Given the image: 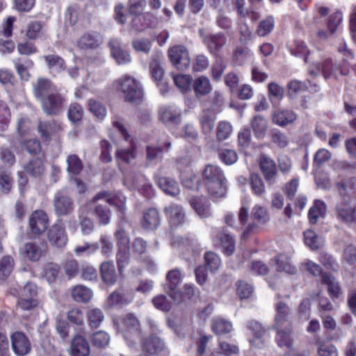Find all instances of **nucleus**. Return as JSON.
<instances>
[{
  "label": "nucleus",
  "mask_w": 356,
  "mask_h": 356,
  "mask_svg": "<svg viewBox=\"0 0 356 356\" xmlns=\"http://www.w3.org/2000/svg\"><path fill=\"white\" fill-rule=\"evenodd\" d=\"M158 24V19L154 14L147 12L141 15L135 16L130 23L131 29L141 32L147 29L155 28Z\"/></svg>",
  "instance_id": "2eb2a0df"
},
{
  "label": "nucleus",
  "mask_w": 356,
  "mask_h": 356,
  "mask_svg": "<svg viewBox=\"0 0 356 356\" xmlns=\"http://www.w3.org/2000/svg\"><path fill=\"white\" fill-rule=\"evenodd\" d=\"M134 300V296L124 293L122 289H118L113 291L107 298V302L110 307L115 306H124L131 303Z\"/></svg>",
  "instance_id": "c756f323"
},
{
  "label": "nucleus",
  "mask_w": 356,
  "mask_h": 356,
  "mask_svg": "<svg viewBox=\"0 0 356 356\" xmlns=\"http://www.w3.org/2000/svg\"><path fill=\"white\" fill-rule=\"evenodd\" d=\"M72 297L77 302H88L92 296V291L83 285H76L72 290Z\"/></svg>",
  "instance_id": "09e8293b"
},
{
  "label": "nucleus",
  "mask_w": 356,
  "mask_h": 356,
  "mask_svg": "<svg viewBox=\"0 0 356 356\" xmlns=\"http://www.w3.org/2000/svg\"><path fill=\"white\" fill-rule=\"evenodd\" d=\"M160 224L161 217L156 209L148 208L144 211L141 225L145 229L154 230Z\"/></svg>",
  "instance_id": "cd10ccee"
},
{
  "label": "nucleus",
  "mask_w": 356,
  "mask_h": 356,
  "mask_svg": "<svg viewBox=\"0 0 356 356\" xmlns=\"http://www.w3.org/2000/svg\"><path fill=\"white\" fill-rule=\"evenodd\" d=\"M189 204L200 218H206L211 216V204L207 197L193 196L189 200Z\"/></svg>",
  "instance_id": "393cba45"
},
{
  "label": "nucleus",
  "mask_w": 356,
  "mask_h": 356,
  "mask_svg": "<svg viewBox=\"0 0 356 356\" xmlns=\"http://www.w3.org/2000/svg\"><path fill=\"white\" fill-rule=\"evenodd\" d=\"M113 324L117 332L130 344L140 337V323L134 313H127L114 318Z\"/></svg>",
  "instance_id": "20e7f679"
},
{
  "label": "nucleus",
  "mask_w": 356,
  "mask_h": 356,
  "mask_svg": "<svg viewBox=\"0 0 356 356\" xmlns=\"http://www.w3.org/2000/svg\"><path fill=\"white\" fill-rule=\"evenodd\" d=\"M269 136L273 143L279 148H285L289 144L287 136L278 129H272Z\"/></svg>",
  "instance_id": "69168bd1"
},
{
  "label": "nucleus",
  "mask_w": 356,
  "mask_h": 356,
  "mask_svg": "<svg viewBox=\"0 0 356 356\" xmlns=\"http://www.w3.org/2000/svg\"><path fill=\"white\" fill-rule=\"evenodd\" d=\"M154 179L156 185L167 195L175 197L179 194L178 183L170 177L155 175Z\"/></svg>",
  "instance_id": "a878e982"
},
{
  "label": "nucleus",
  "mask_w": 356,
  "mask_h": 356,
  "mask_svg": "<svg viewBox=\"0 0 356 356\" xmlns=\"http://www.w3.org/2000/svg\"><path fill=\"white\" fill-rule=\"evenodd\" d=\"M116 89L123 95L125 102L140 104L144 98V89L141 83L129 74H123L114 81Z\"/></svg>",
  "instance_id": "f03ea898"
},
{
  "label": "nucleus",
  "mask_w": 356,
  "mask_h": 356,
  "mask_svg": "<svg viewBox=\"0 0 356 356\" xmlns=\"http://www.w3.org/2000/svg\"><path fill=\"white\" fill-rule=\"evenodd\" d=\"M110 335L102 330L94 332L90 337L92 346L99 349L106 348L110 343Z\"/></svg>",
  "instance_id": "bf43d9fd"
},
{
  "label": "nucleus",
  "mask_w": 356,
  "mask_h": 356,
  "mask_svg": "<svg viewBox=\"0 0 356 356\" xmlns=\"http://www.w3.org/2000/svg\"><path fill=\"white\" fill-rule=\"evenodd\" d=\"M195 96L199 98L209 94L212 86L209 79L205 76H200L196 78L192 84Z\"/></svg>",
  "instance_id": "e433bc0d"
},
{
  "label": "nucleus",
  "mask_w": 356,
  "mask_h": 356,
  "mask_svg": "<svg viewBox=\"0 0 356 356\" xmlns=\"http://www.w3.org/2000/svg\"><path fill=\"white\" fill-rule=\"evenodd\" d=\"M103 43L102 34L95 31L84 33L77 40V47L80 49H96Z\"/></svg>",
  "instance_id": "f3484780"
},
{
  "label": "nucleus",
  "mask_w": 356,
  "mask_h": 356,
  "mask_svg": "<svg viewBox=\"0 0 356 356\" xmlns=\"http://www.w3.org/2000/svg\"><path fill=\"white\" fill-rule=\"evenodd\" d=\"M171 142L168 139L165 140L161 146L154 144L147 145L145 147L146 161L154 164L161 162L163 153L168 152L171 149Z\"/></svg>",
  "instance_id": "dca6fc26"
},
{
  "label": "nucleus",
  "mask_w": 356,
  "mask_h": 356,
  "mask_svg": "<svg viewBox=\"0 0 356 356\" xmlns=\"http://www.w3.org/2000/svg\"><path fill=\"white\" fill-rule=\"evenodd\" d=\"M260 170L267 181H271L277 175V166L275 161L266 156L259 159Z\"/></svg>",
  "instance_id": "72a5a7b5"
},
{
  "label": "nucleus",
  "mask_w": 356,
  "mask_h": 356,
  "mask_svg": "<svg viewBox=\"0 0 356 356\" xmlns=\"http://www.w3.org/2000/svg\"><path fill=\"white\" fill-rule=\"evenodd\" d=\"M136 156L137 149L134 145L128 149H118L115 154V160L118 164H129L136 159Z\"/></svg>",
  "instance_id": "37998d69"
},
{
  "label": "nucleus",
  "mask_w": 356,
  "mask_h": 356,
  "mask_svg": "<svg viewBox=\"0 0 356 356\" xmlns=\"http://www.w3.org/2000/svg\"><path fill=\"white\" fill-rule=\"evenodd\" d=\"M54 207L57 216H65L74 211V202L65 191H57L54 197Z\"/></svg>",
  "instance_id": "f8f14e48"
},
{
  "label": "nucleus",
  "mask_w": 356,
  "mask_h": 356,
  "mask_svg": "<svg viewBox=\"0 0 356 356\" xmlns=\"http://www.w3.org/2000/svg\"><path fill=\"white\" fill-rule=\"evenodd\" d=\"M81 10L78 4H72L69 6L65 13V23L66 25L75 26L80 18Z\"/></svg>",
  "instance_id": "5fc2aeb1"
},
{
  "label": "nucleus",
  "mask_w": 356,
  "mask_h": 356,
  "mask_svg": "<svg viewBox=\"0 0 356 356\" xmlns=\"http://www.w3.org/2000/svg\"><path fill=\"white\" fill-rule=\"evenodd\" d=\"M212 331L217 335L229 333L232 330V324L222 318H216L212 321Z\"/></svg>",
  "instance_id": "338daca9"
},
{
  "label": "nucleus",
  "mask_w": 356,
  "mask_h": 356,
  "mask_svg": "<svg viewBox=\"0 0 356 356\" xmlns=\"http://www.w3.org/2000/svg\"><path fill=\"white\" fill-rule=\"evenodd\" d=\"M251 127L254 136L258 139L264 138L268 129V122L261 115H256L251 120Z\"/></svg>",
  "instance_id": "49530a36"
},
{
  "label": "nucleus",
  "mask_w": 356,
  "mask_h": 356,
  "mask_svg": "<svg viewBox=\"0 0 356 356\" xmlns=\"http://www.w3.org/2000/svg\"><path fill=\"white\" fill-rule=\"evenodd\" d=\"M308 84L306 82L298 81L296 79L291 80L287 84L288 94L291 97H293L298 93L305 92L309 89V87L316 92L319 90V86L316 83H312L311 81L307 80Z\"/></svg>",
  "instance_id": "2f4dec72"
},
{
  "label": "nucleus",
  "mask_w": 356,
  "mask_h": 356,
  "mask_svg": "<svg viewBox=\"0 0 356 356\" xmlns=\"http://www.w3.org/2000/svg\"><path fill=\"white\" fill-rule=\"evenodd\" d=\"M252 193L259 197H262L266 194L265 184L257 173H250L248 181Z\"/></svg>",
  "instance_id": "a19ab883"
},
{
  "label": "nucleus",
  "mask_w": 356,
  "mask_h": 356,
  "mask_svg": "<svg viewBox=\"0 0 356 356\" xmlns=\"http://www.w3.org/2000/svg\"><path fill=\"white\" fill-rule=\"evenodd\" d=\"M159 118L163 123L177 124L180 120V114L170 106H164L159 109Z\"/></svg>",
  "instance_id": "6e6d98bb"
},
{
  "label": "nucleus",
  "mask_w": 356,
  "mask_h": 356,
  "mask_svg": "<svg viewBox=\"0 0 356 356\" xmlns=\"http://www.w3.org/2000/svg\"><path fill=\"white\" fill-rule=\"evenodd\" d=\"M63 129V123L56 120L39 121L37 127L41 139L45 143L58 138Z\"/></svg>",
  "instance_id": "0eeeda50"
},
{
  "label": "nucleus",
  "mask_w": 356,
  "mask_h": 356,
  "mask_svg": "<svg viewBox=\"0 0 356 356\" xmlns=\"http://www.w3.org/2000/svg\"><path fill=\"white\" fill-rule=\"evenodd\" d=\"M11 343L14 353L24 356L31 350V344L27 336L22 332H15L11 335Z\"/></svg>",
  "instance_id": "6ab92c4d"
},
{
  "label": "nucleus",
  "mask_w": 356,
  "mask_h": 356,
  "mask_svg": "<svg viewBox=\"0 0 356 356\" xmlns=\"http://www.w3.org/2000/svg\"><path fill=\"white\" fill-rule=\"evenodd\" d=\"M134 256L140 259L143 262L152 264V261L149 257H143L147 252L148 245L147 241L141 237L135 238L131 245Z\"/></svg>",
  "instance_id": "473e14b6"
},
{
  "label": "nucleus",
  "mask_w": 356,
  "mask_h": 356,
  "mask_svg": "<svg viewBox=\"0 0 356 356\" xmlns=\"http://www.w3.org/2000/svg\"><path fill=\"white\" fill-rule=\"evenodd\" d=\"M168 55L173 66L178 70L184 71L189 67L191 60L185 46L177 44L169 48Z\"/></svg>",
  "instance_id": "6e6552de"
},
{
  "label": "nucleus",
  "mask_w": 356,
  "mask_h": 356,
  "mask_svg": "<svg viewBox=\"0 0 356 356\" xmlns=\"http://www.w3.org/2000/svg\"><path fill=\"white\" fill-rule=\"evenodd\" d=\"M60 273V266L54 262L46 263L42 270V275L49 283L55 282Z\"/></svg>",
  "instance_id": "3c124183"
},
{
  "label": "nucleus",
  "mask_w": 356,
  "mask_h": 356,
  "mask_svg": "<svg viewBox=\"0 0 356 356\" xmlns=\"http://www.w3.org/2000/svg\"><path fill=\"white\" fill-rule=\"evenodd\" d=\"M247 327L252 336V339L250 340V343L258 348L264 347L266 331L263 325L256 321H250L248 322Z\"/></svg>",
  "instance_id": "aec40b11"
},
{
  "label": "nucleus",
  "mask_w": 356,
  "mask_h": 356,
  "mask_svg": "<svg viewBox=\"0 0 356 356\" xmlns=\"http://www.w3.org/2000/svg\"><path fill=\"white\" fill-rule=\"evenodd\" d=\"M47 68L52 72L60 73L65 70L66 63L65 60L58 54H49L43 56Z\"/></svg>",
  "instance_id": "4c0bfd02"
},
{
  "label": "nucleus",
  "mask_w": 356,
  "mask_h": 356,
  "mask_svg": "<svg viewBox=\"0 0 356 356\" xmlns=\"http://www.w3.org/2000/svg\"><path fill=\"white\" fill-rule=\"evenodd\" d=\"M90 346L86 338L81 334L73 336L70 348L71 356H90Z\"/></svg>",
  "instance_id": "412c9836"
},
{
  "label": "nucleus",
  "mask_w": 356,
  "mask_h": 356,
  "mask_svg": "<svg viewBox=\"0 0 356 356\" xmlns=\"http://www.w3.org/2000/svg\"><path fill=\"white\" fill-rule=\"evenodd\" d=\"M251 218L255 222L249 223L245 227L242 234L243 238L249 237L257 229V224L264 225L268 223L270 221V215L266 208L257 204L252 209Z\"/></svg>",
  "instance_id": "9d476101"
},
{
  "label": "nucleus",
  "mask_w": 356,
  "mask_h": 356,
  "mask_svg": "<svg viewBox=\"0 0 356 356\" xmlns=\"http://www.w3.org/2000/svg\"><path fill=\"white\" fill-rule=\"evenodd\" d=\"M163 212L172 229H176L183 225L186 222L184 209L179 204L172 202L165 207Z\"/></svg>",
  "instance_id": "ddd939ff"
},
{
  "label": "nucleus",
  "mask_w": 356,
  "mask_h": 356,
  "mask_svg": "<svg viewBox=\"0 0 356 356\" xmlns=\"http://www.w3.org/2000/svg\"><path fill=\"white\" fill-rule=\"evenodd\" d=\"M202 181L211 196L221 197L225 193L226 179L218 166L207 165L202 172Z\"/></svg>",
  "instance_id": "7ed1b4c3"
},
{
  "label": "nucleus",
  "mask_w": 356,
  "mask_h": 356,
  "mask_svg": "<svg viewBox=\"0 0 356 356\" xmlns=\"http://www.w3.org/2000/svg\"><path fill=\"white\" fill-rule=\"evenodd\" d=\"M93 214L101 225H106L111 221V211L106 205H96L93 210Z\"/></svg>",
  "instance_id": "864d4df0"
},
{
  "label": "nucleus",
  "mask_w": 356,
  "mask_h": 356,
  "mask_svg": "<svg viewBox=\"0 0 356 356\" xmlns=\"http://www.w3.org/2000/svg\"><path fill=\"white\" fill-rule=\"evenodd\" d=\"M346 60H343V65H337L334 63L332 58L324 60L320 65L321 72L325 79L332 76H337V73L346 76L349 72L348 65L345 64Z\"/></svg>",
  "instance_id": "4be33fe9"
},
{
  "label": "nucleus",
  "mask_w": 356,
  "mask_h": 356,
  "mask_svg": "<svg viewBox=\"0 0 356 356\" xmlns=\"http://www.w3.org/2000/svg\"><path fill=\"white\" fill-rule=\"evenodd\" d=\"M276 332L275 342L280 348H285L289 351L293 350V326L273 327Z\"/></svg>",
  "instance_id": "a211bd4d"
},
{
  "label": "nucleus",
  "mask_w": 356,
  "mask_h": 356,
  "mask_svg": "<svg viewBox=\"0 0 356 356\" xmlns=\"http://www.w3.org/2000/svg\"><path fill=\"white\" fill-rule=\"evenodd\" d=\"M47 237L50 245L57 248H63L67 245L68 237L62 220H58L49 227Z\"/></svg>",
  "instance_id": "9b49d317"
},
{
  "label": "nucleus",
  "mask_w": 356,
  "mask_h": 356,
  "mask_svg": "<svg viewBox=\"0 0 356 356\" xmlns=\"http://www.w3.org/2000/svg\"><path fill=\"white\" fill-rule=\"evenodd\" d=\"M216 116L211 111L207 109L202 111L200 116V123L204 134H209L213 131Z\"/></svg>",
  "instance_id": "de8ad7c7"
},
{
  "label": "nucleus",
  "mask_w": 356,
  "mask_h": 356,
  "mask_svg": "<svg viewBox=\"0 0 356 356\" xmlns=\"http://www.w3.org/2000/svg\"><path fill=\"white\" fill-rule=\"evenodd\" d=\"M100 275L102 281L107 285H113L118 278L115 268L113 262L104 261L100 266Z\"/></svg>",
  "instance_id": "f704fd0d"
},
{
  "label": "nucleus",
  "mask_w": 356,
  "mask_h": 356,
  "mask_svg": "<svg viewBox=\"0 0 356 356\" xmlns=\"http://www.w3.org/2000/svg\"><path fill=\"white\" fill-rule=\"evenodd\" d=\"M13 182L11 171L0 166V191L4 194H8L12 190Z\"/></svg>",
  "instance_id": "8fccbe9b"
},
{
  "label": "nucleus",
  "mask_w": 356,
  "mask_h": 356,
  "mask_svg": "<svg viewBox=\"0 0 356 356\" xmlns=\"http://www.w3.org/2000/svg\"><path fill=\"white\" fill-rule=\"evenodd\" d=\"M204 42L209 52L216 54L226 44L227 38L224 33H217L206 36Z\"/></svg>",
  "instance_id": "c85d7f7f"
},
{
  "label": "nucleus",
  "mask_w": 356,
  "mask_h": 356,
  "mask_svg": "<svg viewBox=\"0 0 356 356\" xmlns=\"http://www.w3.org/2000/svg\"><path fill=\"white\" fill-rule=\"evenodd\" d=\"M108 46L112 57L118 65H126L131 62V57L130 54L122 47L120 40L111 38L108 43Z\"/></svg>",
  "instance_id": "5701e85b"
},
{
  "label": "nucleus",
  "mask_w": 356,
  "mask_h": 356,
  "mask_svg": "<svg viewBox=\"0 0 356 356\" xmlns=\"http://www.w3.org/2000/svg\"><path fill=\"white\" fill-rule=\"evenodd\" d=\"M296 119V114L290 110L276 111L272 116L273 122L280 127H284L293 123Z\"/></svg>",
  "instance_id": "ea45409f"
},
{
  "label": "nucleus",
  "mask_w": 356,
  "mask_h": 356,
  "mask_svg": "<svg viewBox=\"0 0 356 356\" xmlns=\"http://www.w3.org/2000/svg\"><path fill=\"white\" fill-rule=\"evenodd\" d=\"M16 72L20 79L23 81H28L31 77L29 70L33 68L34 62L29 56H22L13 60Z\"/></svg>",
  "instance_id": "bb28decb"
},
{
  "label": "nucleus",
  "mask_w": 356,
  "mask_h": 356,
  "mask_svg": "<svg viewBox=\"0 0 356 356\" xmlns=\"http://www.w3.org/2000/svg\"><path fill=\"white\" fill-rule=\"evenodd\" d=\"M252 56V52L246 46L236 47L232 56V62L235 66H243Z\"/></svg>",
  "instance_id": "58836bf2"
},
{
  "label": "nucleus",
  "mask_w": 356,
  "mask_h": 356,
  "mask_svg": "<svg viewBox=\"0 0 356 356\" xmlns=\"http://www.w3.org/2000/svg\"><path fill=\"white\" fill-rule=\"evenodd\" d=\"M325 203L320 200H316L308 211V220L312 225L316 224L318 218L323 216Z\"/></svg>",
  "instance_id": "13d9d810"
},
{
  "label": "nucleus",
  "mask_w": 356,
  "mask_h": 356,
  "mask_svg": "<svg viewBox=\"0 0 356 356\" xmlns=\"http://www.w3.org/2000/svg\"><path fill=\"white\" fill-rule=\"evenodd\" d=\"M287 48L291 54L302 58L305 63L308 62L310 51L304 41L296 39L288 44Z\"/></svg>",
  "instance_id": "7c9ffc66"
},
{
  "label": "nucleus",
  "mask_w": 356,
  "mask_h": 356,
  "mask_svg": "<svg viewBox=\"0 0 356 356\" xmlns=\"http://www.w3.org/2000/svg\"><path fill=\"white\" fill-rule=\"evenodd\" d=\"M182 279L181 271L178 268L169 270L166 275L168 283L165 287V291L177 304H180L184 301V293L178 288Z\"/></svg>",
  "instance_id": "423d86ee"
},
{
  "label": "nucleus",
  "mask_w": 356,
  "mask_h": 356,
  "mask_svg": "<svg viewBox=\"0 0 356 356\" xmlns=\"http://www.w3.org/2000/svg\"><path fill=\"white\" fill-rule=\"evenodd\" d=\"M41 248L35 243L29 242L24 246V254L30 261H38L42 256Z\"/></svg>",
  "instance_id": "774afa93"
},
{
  "label": "nucleus",
  "mask_w": 356,
  "mask_h": 356,
  "mask_svg": "<svg viewBox=\"0 0 356 356\" xmlns=\"http://www.w3.org/2000/svg\"><path fill=\"white\" fill-rule=\"evenodd\" d=\"M321 284L327 286L328 295L332 300L338 299L340 297L342 293L341 287L333 275L325 273L321 280Z\"/></svg>",
  "instance_id": "c9c22d12"
},
{
  "label": "nucleus",
  "mask_w": 356,
  "mask_h": 356,
  "mask_svg": "<svg viewBox=\"0 0 356 356\" xmlns=\"http://www.w3.org/2000/svg\"><path fill=\"white\" fill-rule=\"evenodd\" d=\"M275 317L273 327L293 326L291 320L292 310L283 301H279L275 305Z\"/></svg>",
  "instance_id": "4468645a"
},
{
  "label": "nucleus",
  "mask_w": 356,
  "mask_h": 356,
  "mask_svg": "<svg viewBox=\"0 0 356 356\" xmlns=\"http://www.w3.org/2000/svg\"><path fill=\"white\" fill-rule=\"evenodd\" d=\"M66 161L67 163V170L70 174L74 176L81 174L83 169V163L78 155H69Z\"/></svg>",
  "instance_id": "4d7b16f0"
},
{
  "label": "nucleus",
  "mask_w": 356,
  "mask_h": 356,
  "mask_svg": "<svg viewBox=\"0 0 356 356\" xmlns=\"http://www.w3.org/2000/svg\"><path fill=\"white\" fill-rule=\"evenodd\" d=\"M88 325L92 329H97L99 327L104 319V314L99 308L90 309L87 312Z\"/></svg>",
  "instance_id": "052dcab7"
},
{
  "label": "nucleus",
  "mask_w": 356,
  "mask_h": 356,
  "mask_svg": "<svg viewBox=\"0 0 356 356\" xmlns=\"http://www.w3.org/2000/svg\"><path fill=\"white\" fill-rule=\"evenodd\" d=\"M44 23L42 21L33 20L28 23L25 35L30 40H36L43 34Z\"/></svg>",
  "instance_id": "a18cd8bd"
},
{
  "label": "nucleus",
  "mask_w": 356,
  "mask_h": 356,
  "mask_svg": "<svg viewBox=\"0 0 356 356\" xmlns=\"http://www.w3.org/2000/svg\"><path fill=\"white\" fill-rule=\"evenodd\" d=\"M88 110L99 120H102L106 115V108L100 101L95 99H90L88 101Z\"/></svg>",
  "instance_id": "680f3d73"
},
{
  "label": "nucleus",
  "mask_w": 356,
  "mask_h": 356,
  "mask_svg": "<svg viewBox=\"0 0 356 356\" xmlns=\"http://www.w3.org/2000/svg\"><path fill=\"white\" fill-rule=\"evenodd\" d=\"M42 110L48 116L60 115L66 105V98L58 91L51 92L42 98Z\"/></svg>",
  "instance_id": "39448f33"
},
{
  "label": "nucleus",
  "mask_w": 356,
  "mask_h": 356,
  "mask_svg": "<svg viewBox=\"0 0 356 356\" xmlns=\"http://www.w3.org/2000/svg\"><path fill=\"white\" fill-rule=\"evenodd\" d=\"M49 226V218L42 210H35L32 212L29 218V229L33 238L42 234Z\"/></svg>",
  "instance_id": "1a4fd4ad"
},
{
  "label": "nucleus",
  "mask_w": 356,
  "mask_h": 356,
  "mask_svg": "<svg viewBox=\"0 0 356 356\" xmlns=\"http://www.w3.org/2000/svg\"><path fill=\"white\" fill-rule=\"evenodd\" d=\"M164 348V343L157 337L150 336L144 339L142 344L143 352L149 354H156Z\"/></svg>",
  "instance_id": "79ce46f5"
},
{
  "label": "nucleus",
  "mask_w": 356,
  "mask_h": 356,
  "mask_svg": "<svg viewBox=\"0 0 356 356\" xmlns=\"http://www.w3.org/2000/svg\"><path fill=\"white\" fill-rule=\"evenodd\" d=\"M53 84L52 82L46 78H39L33 85V93L37 99H42L43 97L49 95Z\"/></svg>",
  "instance_id": "c03bdc74"
},
{
  "label": "nucleus",
  "mask_w": 356,
  "mask_h": 356,
  "mask_svg": "<svg viewBox=\"0 0 356 356\" xmlns=\"http://www.w3.org/2000/svg\"><path fill=\"white\" fill-rule=\"evenodd\" d=\"M25 171L33 177L42 175L44 171L42 160L40 158L31 159L24 167Z\"/></svg>",
  "instance_id": "0e129e2a"
},
{
  "label": "nucleus",
  "mask_w": 356,
  "mask_h": 356,
  "mask_svg": "<svg viewBox=\"0 0 356 356\" xmlns=\"http://www.w3.org/2000/svg\"><path fill=\"white\" fill-rule=\"evenodd\" d=\"M275 19L272 15L267 16L261 20L256 29V34L259 37H266L269 35L275 28Z\"/></svg>",
  "instance_id": "603ef678"
},
{
  "label": "nucleus",
  "mask_w": 356,
  "mask_h": 356,
  "mask_svg": "<svg viewBox=\"0 0 356 356\" xmlns=\"http://www.w3.org/2000/svg\"><path fill=\"white\" fill-rule=\"evenodd\" d=\"M213 241L220 246L222 252L227 255H232L235 251V241L229 234L222 230L218 231L214 236Z\"/></svg>",
  "instance_id": "b1692460"
},
{
  "label": "nucleus",
  "mask_w": 356,
  "mask_h": 356,
  "mask_svg": "<svg viewBox=\"0 0 356 356\" xmlns=\"http://www.w3.org/2000/svg\"><path fill=\"white\" fill-rule=\"evenodd\" d=\"M15 260L10 255H5L0 259V279H6L12 273Z\"/></svg>",
  "instance_id": "e2e57ef3"
},
{
  "label": "nucleus",
  "mask_w": 356,
  "mask_h": 356,
  "mask_svg": "<svg viewBox=\"0 0 356 356\" xmlns=\"http://www.w3.org/2000/svg\"><path fill=\"white\" fill-rule=\"evenodd\" d=\"M335 186L342 200L334 208L337 220L348 225H356V204L349 205L356 200V177L343 179L337 182Z\"/></svg>",
  "instance_id": "f257e3e1"
}]
</instances>
